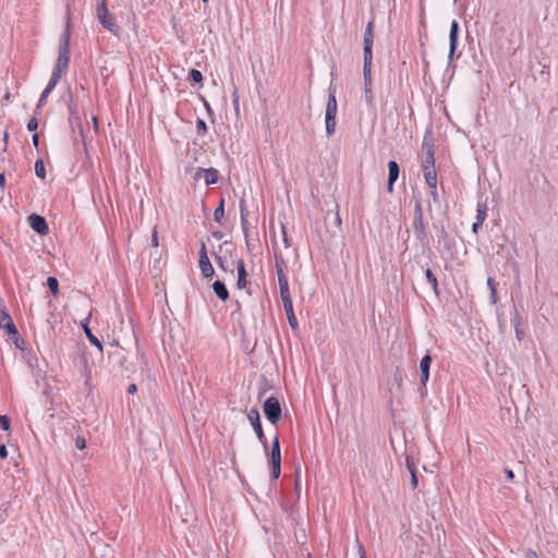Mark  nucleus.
<instances>
[{
  "instance_id": "29",
  "label": "nucleus",
  "mask_w": 558,
  "mask_h": 558,
  "mask_svg": "<svg viewBox=\"0 0 558 558\" xmlns=\"http://www.w3.org/2000/svg\"><path fill=\"white\" fill-rule=\"evenodd\" d=\"M203 74L201 71L196 70V69H191L189 71V74H187V81L192 84V85H195V84H199L202 85L203 83Z\"/></svg>"
},
{
  "instance_id": "51",
  "label": "nucleus",
  "mask_w": 558,
  "mask_h": 558,
  "mask_svg": "<svg viewBox=\"0 0 558 558\" xmlns=\"http://www.w3.org/2000/svg\"><path fill=\"white\" fill-rule=\"evenodd\" d=\"M32 142H33V145L38 149V147H39V134L37 132L33 133Z\"/></svg>"
},
{
  "instance_id": "63",
  "label": "nucleus",
  "mask_w": 558,
  "mask_h": 558,
  "mask_svg": "<svg viewBox=\"0 0 558 558\" xmlns=\"http://www.w3.org/2000/svg\"><path fill=\"white\" fill-rule=\"evenodd\" d=\"M3 100L4 101H10L11 100V93L9 90L5 92V94L3 96Z\"/></svg>"
},
{
  "instance_id": "37",
  "label": "nucleus",
  "mask_w": 558,
  "mask_h": 558,
  "mask_svg": "<svg viewBox=\"0 0 558 558\" xmlns=\"http://www.w3.org/2000/svg\"><path fill=\"white\" fill-rule=\"evenodd\" d=\"M241 228H242V231H243L244 236L246 239V245L250 248V242H248L250 229H248V219H247V217H241Z\"/></svg>"
},
{
  "instance_id": "19",
  "label": "nucleus",
  "mask_w": 558,
  "mask_h": 558,
  "mask_svg": "<svg viewBox=\"0 0 558 558\" xmlns=\"http://www.w3.org/2000/svg\"><path fill=\"white\" fill-rule=\"evenodd\" d=\"M278 283L282 303L292 300L290 295L288 278L284 271H279Z\"/></svg>"
},
{
  "instance_id": "59",
  "label": "nucleus",
  "mask_w": 558,
  "mask_h": 558,
  "mask_svg": "<svg viewBox=\"0 0 558 558\" xmlns=\"http://www.w3.org/2000/svg\"><path fill=\"white\" fill-rule=\"evenodd\" d=\"M137 391V386L135 384H131L128 387V393H135Z\"/></svg>"
},
{
  "instance_id": "58",
  "label": "nucleus",
  "mask_w": 558,
  "mask_h": 558,
  "mask_svg": "<svg viewBox=\"0 0 558 558\" xmlns=\"http://www.w3.org/2000/svg\"><path fill=\"white\" fill-rule=\"evenodd\" d=\"M505 473L507 475V478H509L510 481H512L514 478V473L512 470L510 469H505Z\"/></svg>"
},
{
  "instance_id": "18",
  "label": "nucleus",
  "mask_w": 558,
  "mask_h": 558,
  "mask_svg": "<svg viewBox=\"0 0 558 558\" xmlns=\"http://www.w3.org/2000/svg\"><path fill=\"white\" fill-rule=\"evenodd\" d=\"M236 271H238L236 288L245 289L246 286L248 284V281H247V271H246L245 263L243 259H239L236 262Z\"/></svg>"
},
{
  "instance_id": "60",
  "label": "nucleus",
  "mask_w": 558,
  "mask_h": 558,
  "mask_svg": "<svg viewBox=\"0 0 558 558\" xmlns=\"http://www.w3.org/2000/svg\"><path fill=\"white\" fill-rule=\"evenodd\" d=\"M4 185H5V174H4V172H1L0 173V186L4 187Z\"/></svg>"
},
{
  "instance_id": "41",
  "label": "nucleus",
  "mask_w": 558,
  "mask_h": 558,
  "mask_svg": "<svg viewBox=\"0 0 558 558\" xmlns=\"http://www.w3.org/2000/svg\"><path fill=\"white\" fill-rule=\"evenodd\" d=\"M37 128H38V120L35 117L31 118L28 123H27V130L29 132L35 133Z\"/></svg>"
},
{
  "instance_id": "7",
  "label": "nucleus",
  "mask_w": 558,
  "mask_h": 558,
  "mask_svg": "<svg viewBox=\"0 0 558 558\" xmlns=\"http://www.w3.org/2000/svg\"><path fill=\"white\" fill-rule=\"evenodd\" d=\"M68 109H69V118L68 119H69L70 128L73 133H75L76 131L78 132V134L82 138V143L85 146L83 124H82V120L78 116L76 108H74V106H73L72 94L69 95Z\"/></svg>"
},
{
  "instance_id": "3",
  "label": "nucleus",
  "mask_w": 558,
  "mask_h": 558,
  "mask_svg": "<svg viewBox=\"0 0 558 558\" xmlns=\"http://www.w3.org/2000/svg\"><path fill=\"white\" fill-rule=\"evenodd\" d=\"M70 40H71V19H70V10L66 11V23L63 33L59 39L58 47V59L57 63L61 66L69 68L70 63Z\"/></svg>"
},
{
  "instance_id": "6",
  "label": "nucleus",
  "mask_w": 558,
  "mask_h": 558,
  "mask_svg": "<svg viewBox=\"0 0 558 558\" xmlns=\"http://www.w3.org/2000/svg\"><path fill=\"white\" fill-rule=\"evenodd\" d=\"M97 17L100 22V24L108 29L109 32L117 34L119 31V27L114 23L113 15L109 12L107 7V0H101L100 3H98L96 9Z\"/></svg>"
},
{
  "instance_id": "30",
  "label": "nucleus",
  "mask_w": 558,
  "mask_h": 558,
  "mask_svg": "<svg viewBox=\"0 0 558 558\" xmlns=\"http://www.w3.org/2000/svg\"><path fill=\"white\" fill-rule=\"evenodd\" d=\"M435 168V151L424 153L422 161V169H434Z\"/></svg>"
},
{
  "instance_id": "55",
  "label": "nucleus",
  "mask_w": 558,
  "mask_h": 558,
  "mask_svg": "<svg viewBox=\"0 0 558 558\" xmlns=\"http://www.w3.org/2000/svg\"><path fill=\"white\" fill-rule=\"evenodd\" d=\"M483 222H480V221H476L472 225V231L474 233H477L478 232V229L482 227Z\"/></svg>"
},
{
  "instance_id": "10",
  "label": "nucleus",
  "mask_w": 558,
  "mask_h": 558,
  "mask_svg": "<svg viewBox=\"0 0 558 558\" xmlns=\"http://www.w3.org/2000/svg\"><path fill=\"white\" fill-rule=\"evenodd\" d=\"M364 100L367 106H373L374 94L372 90V61H363Z\"/></svg>"
},
{
  "instance_id": "52",
  "label": "nucleus",
  "mask_w": 558,
  "mask_h": 558,
  "mask_svg": "<svg viewBox=\"0 0 558 558\" xmlns=\"http://www.w3.org/2000/svg\"><path fill=\"white\" fill-rule=\"evenodd\" d=\"M524 558H538V555L536 554V551H534L532 549H527L524 553Z\"/></svg>"
},
{
  "instance_id": "35",
  "label": "nucleus",
  "mask_w": 558,
  "mask_h": 558,
  "mask_svg": "<svg viewBox=\"0 0 558 558\" xmlns=\"http://www.w3.org/2000/svg\"><path fill=\"white\" fill-rule=\"evenodd\" d=\"M35 173L39 179H46V167L43 159H37L35 161Z\"/></svg>"
},
{
  "instance_id": "2",
  "label": "nucleus",
  "mask_w": 558,
  "mask_h": 558,
  "mask_svg": "<svg viewBox=\"0 0 558 558\" xmlns=\"http://www.w3.org/2000/svg\"><path fill=\"white\" fill-rule=\"evenodd\" d=\"M268 457V465L270 468V480L277 481L281 474V448L279 436L276 433L270 447L267 445V450H265Z\"/></svg>"
},
{
  "instance_id": "40",
  "label": "nucleus",
  "mask_w": 558,
  "mask_h": 558,
  "mask_svg": "<svg viewBox=\"0 0 558 558\" xmlns=\"http://www.w3.org/2000/svg\"><path fill=\"white\" fill-rule=\"evenodd\" d=\"M521 322H522V317L520 316V314L517 311V307L514 306V313H513V317L511 318V323L514 328H518V327H520Z\"/></svg>"
},
{
  "instance_id": "48",
  "label": "nucleus",
  "mask_w": 558,
  "mask_h": 558,
  "mask_svg": "<svg viewBox=\"0 0 558 558\" xmlns=\"http://www.w3.org/2000/svg\"><path fill=\"white\" fill-rule=\"evenodd\" d=\"M356 547H357L359 557L366 558V553H365L364 546L359 539H356Z\"/></svg>"
},
{
  "instance_id": "21",
  "label": "nucleus",
  "mask_w": 558,
  "mask_h": 558,
  "mask_svg": "<svg viewBox=\"0 0 558 558\" xmlns=\"http://www.w3.org/2000/svg\"><path fill=\"white\" fill-rule=\"evenodd\" d=\"M439 238L444 241V248L452 254L456 251V240L451 236L444 227L439 230Z\"/></svg>"
},
{
  "instance_id": "49",
  "label": "nucleus",
  "mask_w": 558,
  "mask_h": 558,
  "mask_svg": "<svg viewBox=\"0 0 558 558\" xmlns=\"http://www.w3.org/2000/svg\"><path fill=\"white\" fill-rule=\"evenodd\" d=\"M411 486L415 489L418 485L417 472H412L411 474Z\"/></svg>"
},
{
  "instance_id": "31",
  "label": "nucleus",
  "mask_w": 558,
  "mask_h": 558,
  "mask_svg": "<svg viewBox=\"0 0 558 558\" xmlns=\"http://www.w3.org/2000/svg\"><path fill=\"white\" fill-rule=\"evenodd\" d=\"M66 70H68L66 68L56 64L52 70L51 77H50L49 82L51 84L57 85L62 76V73L66 72Z\"/></svg>"
},
{
  "instance_id": "43",
  "label": "nucleus",
  "mask_w": 558,
  "mask_h": 558,
  "mask_svg": "<svg viewBox=\"0 0 558 558\" xmlns=\"http://www.w3.org/2000/svg\"><path fill=\"white\" fill-rule=\"evenodd\" d=\"M275 258H276V272H277V276L279 277V271H283L282 265L284 264V260L281 256H278L277 254H275Z\"/></svg>"
},
{
  "instance_id": "8",
  "label": "nucleus",
  "mask_w": 558,
  "mask_h": 558,
  "mask_svg": "<svg viewBox=\"0 0 558 558\" xmlns=\"http://www.w3.org/2000/svg\"><path fill=\"white\" fill-rule=\"evenodd\" d=\"M433 362V357L429 352H427L420 361V379H421V386L418 388V391L422 396H425L427 393V383L429 379V369L430 364Z\"/></svg>"
},
{
  "instance_id": "27",
  "label": "nucleus",
  "mask_w": 558,
  "mask_h": 558,
  "mask_svg": "<svg viewBox=\"0 0 558 558\" xmlns=\"http://www.w3.org/2000/svg\"><path fill=\"white\" fill-rule=\"evenodd\" d=\"M425 277H426V281L432 286L435 294L438 295L439 294L438 280L430 268L425 269Z\"/></svg>"
},
{
  "instance_id": "9",
  "label": "nucleus",
  "mask_w": 558,
  "mask_h": 558,
  "mask_svg": "<svg viewBox=\"0 0 558 558\" xmlns=\"http://www.w3.org/2000/svg\"><path fill=\"white\" fill-rule=\"evenodd\" d=\"M247 420L250 421L258 440L263 445L264 449L267 450V438L265 436L262 422H260V415L256 408H253L247 413Z\"/></svg>"
},
{
  "instance_id": "57",
  "label": "nucleus",
  "mask_w": 558,
  "mask_h": 558,
  "mask_svg": "<svg viewBox=\"0 0 558 558\" xmlns=\"http://www.w3.org/2000/svg\"><path fill=\"white\" fill-rule=\"evenodd\" d=\"M451 66L454 68L456 65L453 64V59H451V50L449 49L447 70H449Z\"/></svg>"
},
{
  "instance_id": "1",
  "label": "nucleus",
  "mask_w": 558,
  "mask_h": 558,
  "mask_svg": "<svg viewBox=\"0 0 558 558\" xmlns=\"http://www.w3.org/2000/svg\"><path fill=\"white\" fill-rule=\"evenodd\" d=\"M412 230L423 252H430V236L427 231V223L424 220L422 203L418 198L414 202Z\"/></svg>"
},
{
  "instance_id": "25",
  "label": "nucleus",
  "mask_w": 558,
  "mask_h": 558,
  "mask_svg": "<svg viewBox=\"0 0 558 558\" xmlns=\"http://www.w3.org/2000/svg\"><path fill=\"white\" fill-rule=\"evenodd\" d=\"M424 172V178L426 184L432 189L436 190L437 187V173L435 168L434 169H422Z\"/></svg>"
},
{
  "instance_id": "62",
  "label": "nucleus",
  "mask_w": 558,
  "mask_h": 558,
  "mask_svg": "<svg viewBox=\"0 0 558 558\" xmlns=\"http://www.w3.org/2000/svg\"><path fill=\"white\" fill-rule=\"evenodd\" d=\"M432 197H433V201L435 203L438 202V193H437V189L436 190H432Z\"/></svg>"
},
{
  "instance_id": "23",
  "label": "nucleus",
  "mask_w": 558,
  "mask_h": 558,
  "mask_svg": "<svg viewBox=\"0 0 558 558\" xmlns=\"http://www.w3.org/2000/svg\"><path fill=\"white\" fill-rule=\"evenodd\" d=\"M82 327H83V330L85 332V336L86 338L88 339V341L95 345L99 352L101 353L102 352V343L101 341L93 333L92 329L89 328L88 326V318H86V322L82 324Z\"/></svg>"
},
{
  "instance_id": "54",
  "label": "nucleus",
  "mask_w": 558,
  "mask_h": 558,
  "mask_svg": "<svg viewBox=\"0 0 558 558\" xmlns=\"http://www.w3.org/2000/svg\"><path fill=\"white\" fill-rule=\"evenodd\" d=\"M211 235H213L216 240H221V239L223 238V233H222V231H220V230L213 231V232H211Z\"/></svg>"
},
{
  "instance_id": "28",
  "label": "nucleus",
  "mask_w": 558,
  "mask_h": 558,
  "mask_svg": "<svg viewBox=\"0 0 558 558\" xmlns=\"http://www.w3.org/2000/svg\"><path fill=\"white\" fill-rule=\"evenodd\" d=\"M422 149L424 153L434 151V137L430 131L424 134Z\"/></svg>"
},
{
  "instance_id": "24",
  "label": "nucleus",
  "mask_w": 558,
  "mask_h": 558,
  "mask_svg": "<svg viewBox=\"0 0 558 558\" xmlns=\"http://www.w3.org/2000/svg\"><path fill=\"white\" fill-rule=\"evenodd\" d=\"M56 86L57 85L51 84L50 82H48L47 86L43 90V93H41V95H40V97L38 99V102L36 105V109H35V113L36 114H38L40 109L45 106L48 96L51 94V92L54 89Z\"/></svg>"
},
{
  "instance_id": "61",
  "label": "nucleus",
  "mask_w": 558,
  "mask_h": 558,
  "mask_svg": "<svg viewBox=\"0 0 558 558\" xmlns=\"http://www.w3.org/2000/svg\"><path fill=\"white\" fill-rule=\"evenodd\" d=\"M151 242L154 246H158L157 231H154Z\"/></svg>"
},
{
  "instance_id": "17",
  "label": "nucleus",
  "mask_w": 558,
  "mask_h": 558,
  "mask_svg": "<svg viewBox=\"0 0 558 558\" xmlns=\"http://www.w3.org/2000/svg\"><path fill=\"white\" fill-rule=\"evenodd\" d=\"M459 31H460L459 23L456 20H453L450 24V32H449V48L451 50V59H454V53L458 48Z\"/></svg>"
},
{
  "instance_id": "4",
  "label": "nucleus",
  "mask_w": 558,
  "mask_h": 558,
  "mask_svg": "<svg viewBox=\"0 0 558 558\" xmlns=\"http://www.w3.org/2000/svg\"><path fill=\"white\" fill-rule=\"evenodd\" d=\"M263 411L266 418L272 424L277 425L281 420L282 410L280 401L277 397L270 396L263 403Z\"/></svg>"
},
{
  "instance_id": "39",
  "label": "nucleus",
  "mask_w": 558,
  "mask_h": 558,
  "mask_svg": "<svg viewBox=\"0 0 558 558\" xmlns=\"http://www.w3.org/2000/svg\"><path fill=\"white\" fill-rule=\"evenodd\" d=\"M213 255H214L215 262L218 265V267L220 269H222L223 271H228V268L225 264L223 258L218 253H213Z\"/></svg>"
},
{
  "instance_id": "26",
  "label": "nucleus",
  "mask_w": 558,
  "mask_h": 558,
  "mask_svg": "<svg viewBox=\"0 0 558 558\" xmlns=\"http://www.w3.org/2000/svg\"><path fill=\"white\" fill-rule=\"evenodd\" d=\"M487 287L489 290V300L492 304H496L498 302L497 298V282L493 277L487 278Z\"/></svg>"
},
{
  "instance_id": "34",
  "label": "nucleus",
  "mask_w": 558,
  "mask_h": 558,
  "mask_svg": "<svg viewBox=\"0 0 558 558\" xmlns=\"http://www.w3.org/2000/svg\"><path fill=\"white\" fill-rule=\"evenodd\" d=\"M46 284H47L49 291L51 292V294L53 296H57L58 293H59V281H58V279L56 277L50 276V277L47 278Z\"/></svg>"
},
{
  "instance_id": "44",
  "label": "nucleus",
  "mask_w": 558,
  "mask_h": 558,
  "mask_svg": "<svg viewBox=\"0 0 558 558\" xmlns=\"http://www.w3.org/2000/svg\"><path fill=\"white\" fill-rule=\"evenodd\" d=\"M75 447L78 450L85 449L86 448V440H85V438L82 437V436H77L76 439H75Z\"/></svg>"
},
{
  "instance_id": "22",
  "label": "nucleus",
  "mask_w": 558,
  "mask_h": 558,
  "mask_svg": "<svg viewBox=\"0 0 558 558\" xmlns=\"http://www.w3.org/2000/svg\"><path fill=\"white\" fill-rule=\"evenodd\" d=\"M211 288L220 301L226 302L227 300H229V296H230L229 291L223 281H221V280L214 281V283L211 284Z\"/></svg>"
},
{
  "instance_id": "56",
  "label": "nucleus",
  "mask_w": 558,
  "mask_h": 558,
  "mask_svg": "<svg viewBox=\"0 0 558 558\" xmlns=\"http://www.w3.org/2000/svg\"><path fill=\"white\" fill-rule=\"evenodd\" d=\"M331 95L336 96V86L333 85L332 82L330 83V85L328 87V97H331Z\"/></svg>"
},
{
  "instance_id": "33",
  "label": "nucleus",
  "mask_w": 558,
  "mask_h": 558,
  "mask_svg": "<svg viewBox=\"0 0 558 558\" xmlns=\"http://www.w3.org/2000/svg\"><path fill=\"white\" fill-rule=\"evenodd\" d=\"M487 217L486 203L478 202L476 208V221L484 222Z\"/></svg>"
},
{
  "instance_id": "38",
  "label": "nucleus",
  "mask_w": 558,
  "mask_h": 558,
  "mask_svg": "<svg viewBox=\"0 0 558 558\" xmlns=\"http://www.w3.org/2000/svg\"><path fill=\"white\" fill-rule=\"evenodd\" d=\"M0 428L4 432L10 430L11 420L8 415L0 414Z\"/></svg>"
},
{
  "instance_id": "47",
  "label": "nucleus",
  "mask_w": 558,
  "mask_h": 558,
  "mask_svg": "<svg viewBox=\"0 0 558 558\" xmlns=\"http://www.w3.org/2000/svg\"><path fill=\"white\" fill-rule=\"evenodd\" d=\"M281 232H282V239H283L284 246L286 247H290L291 246V241H290V239L287 235V230H286V227L283 225H281Z\"/></svg>"
},
{
  "instance_id": "36",
  "label": "nucleus",
  "mask_w": 558,
  "mask_h": 558,
  "mask_svg": "<svg viewBox=\"0 0 558 558\" xmlns=\"http://www.w3.org/2000/svg\"><path fill=\"white\" fill-rule=\"evenodd\" d=\"M208 131V128H207V124L206 122L201 119V118H197L196 120V133L197 135L199 136H204Z\"/></svg>"
},
{
  "instance_id": "5",
  "label": "nucleus",
  "mask_w": 558,
  "mask_h": 558,
  "mask_svg": "<svg viewBox=\"0 0 558 558\" xmlns=\"http://www.w3.org/2000/svg\"><path fill=\"white\" fill-rule=\"evenodd\" d=\"M338 112V104L335 95L328 97L326 111H325V123L327 136H332L336 132V117Z\"/></svg>"
},
{
  "instance_id": "15",
  "label": "nucleus",
  "mask_w": 558,
  "mask_h": 558,
  "mask_svg": "<svg viewBox=\"0 0 558 558\" xmlns=\"http://www.w3.org/2000/svg\"><path fill=\"white\" fill-rule=\"evenodd\" d=\"M388 180H387V191L388 193H393V185L399 178L400 174V166L396 160L388 161Z\"/></svg>"
},
{
  "instance_id": "53",
  "label": "nucleus",
  "mask_w": 558,
  "mask_h": 558,
  "mask_svg": "<svg viewBox=\"0 0 558 558\" xmlns=\"http://www.w3.org/2000/svg\"><path fill=\"white\" fill-rule=\"evenodd\" d=\"M8 457V449L5 445L0 446V458L4 459Z\"/></svg>"
},
{
  "instance_id": "32",
  "label": "nucleus",
  "mask_w": 558,
  "mask_h": 558,
  "mask_svg": "<svg viewBox=\"0 0 558 558\" xmlns=\"http://www.w3.org/2000/svg\"><path fill=\"white\" fill-rule=\"evenodd\" d=\"M223 218H225V198L222 197L214 211V219L218 223H222Z\"/></svg>"
},
{
  "instance_id": "64",
  "label": "nucleus",
  "mask_w": 558,
  "mask_h": 558,
  "mask_svg": "<svg viewBox=\"0 0 558 558\" xmlns=\"http://www.w3.org/2000/svg\"><path fill=\"white\" fill-rule=\"evenodd\" d=\"M93 123H94L95 130L97 131L98 130V119L95 116L93 117Z\"/></svg>"
},
{
  "instance_id": "20",
  "label": "nucleus",
  "mask_w": 558,
  "mask_h": 558,
  "mask_svg": "<svg viewBox=\"0 0 558 558\" xmlns=\"http://www.w3.org/2000/svg\"><path fill=\"white\" fill-rule=\"evenodd\" d=\"M283 308L289 322V325L293 331H296L299 329L298 319L294 314L292 300H289L287 302H283Z\"/></svg>"
},
{
  "instance_id": "13",
  "label": "nucleus",
  "mask_w": 558,
  "mask_h": 558,
  "mask_svg": "<svg viewBox=\"0 0 558 558\" xmlns=\"http://www.w3.org/2000/svg\"><path fill=\"white\" fill-rule=\"evenodd\" d=\"M0 328L3 329L9 337L16 339L19 335L17 328L5 308H0Z\"/></svg>"
},
{
  "instance_id": "46",
  "label": "nucleus",
  "mask_w": 558,
  "mask_h": 558,
  "mask_svg": "<svg viewBox=\"0 0 558 558\" xmlns=\"http://www.w3.org/2000/svg\"><path fill=\"white\" fill-rule=\"evenodd\" d=\"M405 462H407V468H408V470H409L410 474H411L412 472H416V468H415V464H414L413 458H411V457H409V456H408V457L405 458Z\"/></svg>"
},
{
  "instance_id": "12",
  "label": "nucleus",
  "mask_w": 558,
  "mask_h": 558,
  "mask_svg": "<svg viewBox=\"0 0 558 558\" xmlns=\"http://www.w3.org/2000/svg\"><path fill=\"white\" fill-rule=\"evenodd\" d=\"M27 221L33 231L39 235H46L49 232V227L46 218L38 214H31Z\"/></svg>"
},
{
  "instance_id": "45",
  "label": "nucleus",
  "mask_w": 558,
  "mask_h": 558,
  "mask_svg": "<svg viewBox=\"0 0 558 558\" xmlns=\"http://www.w3.org/2000/svg\"><path fill=\"white\" fill-rule=\"evenodd\" d=\"M240 217H248L245 199L240 201Z\"/></svg>"
},
{
  "instance_id": "14",
  "label": "nucleus",
  "mask_w": 558,
  "mask_h": 558,
  "mask_svg": "<svg viewBox=\"0 0 558 558\" xmlns=\"http://www.w3.org/2000/svg\"><path fill=\"white\" fill-rule=\"evenodd\" d=\"M199 268L204 278H210L215 274V269L208 258L207 248L204 242L201 243L199 248Z\"/></svg>"
},
{
  "instance_id": "11",
  "label": "nucleus",
  "mask_w": 558,
  "mask_h": 558,
  "mask_svg": "<svg viewBox=\"0 0 558 558\" xmlns=\"http://www.w3.org/2000/svg\"><path fill=\"white\" fill-rule=\"evenodd\" d=\"M374 22L367 23L363 36V61L373 60Z\"/></svg>"
},
{
  "instance_id": "42",
  "label": "nucleus",
  "mask_w": 558,
  "mask_h": 558,
  "mask_svg": "<svg viewBox=\"0 0 558 558\" xmlns=\"http://www.w3.org/2000/svg\"><path fill=\"white\" fill-rule=\"evenodd\" d=\"M232 104H233L235 112L239 113V95H238V88L235 86L233 87V93H232Z\"/></svg>"
},
{
  "instance_id": "50",
  "label": "nucleus",
  "mask_w": 558,
  "mask_h": 558,
  "mask_svg": "<svg viewBox=\"0 0 558 558\" xmlns=\"http://www.w3.org/2000/svg\"><path fill=\"white\" fill-rule=\"evenodd\" d=\"M514 331H515V338L518 341H522L524 339V331L523 329H521V327H518V328H514Z\"/></svg>"
},
{
  "instance_id": "16",
  "label": "nucleus",
  "mask_w": 558,
  "mask_h": 558,
  "mask_svg": "<svg viewBox=\"0 0 558 558\" xmlns=\"http://www.w3.org/2000/svg\"><path fill=\"white\" fill-rule=\"evenodd\" d=\"M202 174L206 185L216 184L219 180V171L216 168H197L195 177L201 178Z\"/></svg>"
}]
</instances>
